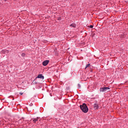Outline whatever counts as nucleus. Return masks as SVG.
<instances>
[{
    "label": "nucleus",
    "mask_w": 128,
    "mask_h": 128,
    "mask_svg": "<svg viewBox=\"0 0 128 128\" xmlns=\"http://www.w3.org/2000/svg\"><path fill=\"white\" fill-rule=\"evenodd\" d=\"M36 78H41L42 80H44V76H42V74H40Z\"/></svg>",
    "instance_id": "obj_4"
},
{
    "label": "nucleus",
    "mask_w": 128,
    "mask_h": 128,
    "mask_svg": "<svg viewBox=\"0 0 128 128\" xmlns=\"http://www.w3.org/2000/svg\"><path fill=\"white\" fill-rule=\"evenodd\" d=\"M62 20V18H60V17H58V20Z\"/></svg>",
    "instance_id": "obj_10"
},
{
    "label": "nucleus",
    "mask_w": 128,
    "mask_h": 128,
    "mask_svg": "<svg viewBox=\"0 0 128 128\" xmlns=\"http://www.w3.org/2000/svg\"><path fill=\"white\" fill-rule=\"evenodd\" d=\"M48 62H50V60H46L42 62V66H46L48 64Z\"/></svg>",
    "instance_id": "obj_3"
},
{
    "label": "nucleus",
    "mask_w": 128,
    "mask_h": 128,
    "mask_svg": "<svg viewBox=\"0 0 128 128\" xmlns=\"http://www.w3.org/2000/svg\"><path fill=\"white\" fill-rule=\"evenodd\" d=\"M24 94V93L22 92H20V94L21 96L22 95Z\"/></svg>",
    "instance_id": "obj_12"
},
{
    "label": "nucleus",
    "mask_w": 128,
    "mask_h": 128,
    "mask_svg": "<svg viewBox=\"0 0 128 128\" xmlns=\"http://www.w3.org/2000/svg\"><path fill=\"white\" fill-rule=\"evenodd\" d=\"M80 108L82 112L85 114L88 112V106H86V103H84L82 105H80Z\"/></svg>",
    "instance_id": "obj_1"
},
{
    "label": "nucleus",
    "mask_w": 128,
    "mask_h": 128,
    "mask_svg": "<svg viewBox=\"0 0 128 128\" xmlns=\"http://www.w3.org/2000/svg\"><path fill=\"white\" fill-rule=\"evenodd\" d=\"M108 90H110L109 87H104V88H100V92H106Z\"/></svg>",
    "instance_id": "obj_2"
},
{
    "label": "nucleus",
    "mask_w": 128,
    "mask_h": 128,
    "mask_svg": "<svg viewBox=\"0 0 128 128\" xmlns=\"http://www.w3.org/2000/svg\"><path fill=\"white\" fill-rule=\"evenodd\" d=\"M90 28H94V26H92V25H90Z\"/></svg>",
    "instance_id": "obj_11"
},
{
    "label": "nucleus",
    "mask_w": 128,
    "mask_h": 128,
    "mask_svg": "<svg viewBox=\"0 0 128 128\" xmlns=\"http://www.w3.org/2000/svg\"><path fill=\"white\" fill-rule=\"evenodd\" d=\"M32 120H33L34 122H38V118H32Z\"/></svg>",
    "instance_id": "obj_6"
},
{
    "label": "nucleus",
    "mask_w": 128,
    "mask_h": 128,
    "mask_svg": "<svg viewBox=\"0 0 128 128\" xmlns=\"http://www.w3.org/2000/svg\"><path fill=\"white\" fill-rule=\"evenodd\" d=\"M70 26H72V28H76V25L74 24H70Z\"/></svg>",
    "instance_id": "obj_7"
},
{
    "label": "nucleus",
    "mask_w": 128,
    "mask_h": 128,
    "mask_svg": "<svg viewBox=\"0 0 128 128\" xmlns=\"http://www.w3.org/2000/svg\"><path fill=\"white\" fill-rule=\"evenodd\" d=\"M98 108H100V107L98 106V104H94V110H98Z\"/></svg>",
    "instance_id": "obj_5"
},
{
    "label": "nucleus",
    "mask_w": 128,
    "mask_h": 128,
    "mask_svg": "<svg viewBox=\"0 0 128 128\" xmlns=\"http://www.w3.org/2000/svg\"><path fill=\"white\" fill-rule=\"evenodd\" d=\"M90 66V64H86V66L85 67V70L88 68V66Z\"/></svg>",
    "instance_id": "obj_8"
},
{
    "label": "nucleus",
    "mask_w": 128,
    "mask_h": 128,
    "mask_svg": "<svg viewBox=\"0 0 128 128\" xmlns=\"http://www.w3.org/2000/svg\"><path fill=\"white\" fill-rule=\"evenodd\" d=\"M78 88H80V84H78Z\"/></svg>",
    "instance_id": "obj_13"
},
{
    "label": "nucleus",
    "mask_w": 128,
    "mask_h": 128,
    "mask_svg": "<svg viewBox=\"0 0 128 128\" xmlns=\"http://www.w3.org/2000/svg\"><path fill=\"white\" fill-rule=\"evenodd\" d=\"M4 0V2H6V0Z\"/></svg>",
    "instance_id": "obj_14"
},
{
    "label": "nucleus",
    "mask_w": 128,
    "mask_h": 128,
    "mask_svg": "<svg viewBox=\"0 0 128 128\" xmlns=\"http://www.w3.org/2000/svg\"><path fill=\"white\" fill-rule=\"evenodd\" d=\"M22 56H23V58H24V56H26V54L24 53H22L21 54Z\"/></svg>",
    "instance_id": "obj_9"
}]
</instances>
